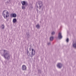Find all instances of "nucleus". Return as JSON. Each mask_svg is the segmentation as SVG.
I'll return each mask as SVG.
<instances>
[{"mask_svg": "<svg viewBox=\"0 0 76 76\" xmlns=\"http://www.w3.org/2000/svg\"><path fill=\"white\" fill-rule=\"evenodd\" d=\"M2 29H4V25H2Z\"/></svg>", "mask_w": 76, "mask_h": 76, "instance_id": "16", "label": "nucleus"}, {"mask_svg": "<svg viewBox=\"0 0 76 76\" xmlns=\"http://www.w3.org/2000/svg\"><path fill=\"white\" fill-rule=\"evenodd\" d=\"M63 66V64H61V63H58L57 65V67L58 69H61L62 68Z\"/></svg>", "mask_w": 76, "mask_h": 76, "instance_id": "2", "label": "nucleus"}, {"mask_svg": "<svg viewBox=\"0 0 76 76\" xmlns=\"http://www.w3.org/2000/svg\"><path fill=\"white\" fill-rule=\"evenodd\" d=\"M69 38H67L66 39V41L67 42H69Z\"/></svg>", "mask_w": 76, "mask_h": 76, "instance_id": "15", "label": "nucleus"}, {"mask_svg": "<svg viewBox=\"0 0 76 76\" xmlns=\"http://www.w3.org/2000/svg\"><path fill=\"white\" fill-rule=\"evenodd\" d=\"M7 55H7V53H6L5 54L4 57L5 58H6V57L7 58H8V57H7Z\"/></svg>", "mask_w": 76, "mask_h": 76, "instance_id": "12", "label": "nucleus"}, {"mask_svg": "<svg viewBox=\"0 0 76 76\" xmlns=\"http://www.w3.org/2000/svg\"><path fill=\"white\" fill-rule=\"evenodd\" d=\"M32 53H31V55L33 56V55H34L35 54V50H34V49H32Z\"/></svg>", "mask_w": 76, "mask_h": 76, "instance_id": "5", "label": "nucleus"}, {"mask_svg": "<svg viewBox=\"0 0 76 76\" xmlns=\"http://www.w3.org/2000/svg\"><path fill=\"white\" fill-rule=\"evenodd\" d=\"M51 35H55V31H53L51 33Z\"/></svg>", "mask_w": 76, "mask_h": 76, "instance_id": "13", "label": "nucleus"}, {"mask_svg": "<svg viewBox=\"0 0 76 76\" xmlns=\"http://www.w3.org/2000/svg\"><path fill=\"white\" fill-rule=\"evenodd\" d=\"M48 45H51V42H49L48 43Z\"/></svg>", "mask_w": 76, "mask_h": 76, "instance_id": "18", "label": "nucleus"}, {"mask_svg": "<svg viewBox=\"0 0 76 76\" xmlns=\"http://www.w3.org/2000/svg\"><path fill=\"white\" fill-rule=\"evenodd\" d=\"M36 27L38 29V28H39V25H37L36 26Z\"/></svg>", "mask_w": 76, "mask_h": 76, "instance_id": "14", "label": "nucleus"}, {"mask_svg": "<svg viewBox=\"0 0 76 76\" xmlns=\"http://www.w3.org/2000/svg\"><path fill=\"white\" fill-rule=\"evenodd\" d=\"M25 8V7H24V6H23L22 7V9H24Z\"/></svg>", "mask_w": 76, "mask_h": 76, "instance_id": "17", "label": "nucleus"}, {"mask_svg": "<svg viewBox=\"0 0 76 76\" xmlns=\"http://www.w3.org/2000/svg\"><path fill=\"white\" fill-rule=\"evenodd\" d=\"M73 47L75 48H76V42L73 44Z\"/></svg>", "mask_w": 76, "mask_h": 76, "instance_id": "9", "label": "nucleus"}, {"mask_svg": "<svg viewBox=\"0 0 76 76\" xmlns=\"http://www.w3.org/2000/svg\"><path fill=\"white\" fill-rule=\"evenodd\" d=\"M38 3L39 4V7L40 9L43 6V3H42V1H39L38 2Z\"/></svg>", "mask_w": 76, "mask_h": 76, "instance_id": "3", "label": "nucleus"}, {"mask_svg": "<svg viewBox=\"0 0 76 76\" xmlns=\"http://www.w3.org/2000/svg\"><path fill=\"white\" fill-rule=\"evenodd\" d=\"M12 16V17H13V18H16V15L15 14H11V16Z\"/></svg>", "mask_w": 76, "mask_h": 76, "instance_id": "7", "label": "nucleus"}, {"mask_svg": "<svg viewBox=\"0 0 76 76\" xmlns=\"http://www.w3.org/2000/svg\"><path fill=\"white\" fill-rule=\"evenodd\" d=\"M22 69L23 70H26V67L25 66L23 65L22 67Z\"/></svg>", "mask_w": 76, "mask_h": 76, "instance_id": "8", "label": "nucleus"}, {"mask_svg": "<svg viewBox=\"0 0 76 76\" xmlns=\"http://www.w3.org/2000/svg\"><path fill=\"white\" fill-rule=\"evenodd\" d=\"M58 38L59 39H61V38H63V36H62L61 33H59L58 34Z\"/></svg>", "mask_w": 76, "mask_h": 76, "instance_id": "4", "label": "nucleus"}, {"mask_svg": "<svg viewBox=\"0 0 76 76\" xmlns=\"http://www.w3.org/2000/svg\"><path fill=\"white\" fill-rule=\"evenodd\" d=\"M21 3L23 6L25 5L26 4V2L25 1H21Z\"/></svg>", "mask_w": 76, "mask_h": 76, "instance_id": "10", "label": "nucleus"}, {"mask_svg": "<svg viewBox=\"0 0 76 76\" xmlns=\"http://www.w3.org/2000/svg\"><path fill=\"white\" fill-rule=\"evenodd\" d=\"M30 50V51H31V50Z\"/></svg>", "mask_w": 76, "mask_h": 76, "instance_id": "20", "label": "nucleus"}, {"mask_svg": "<svg viewBox=\"0 0 76 76\" xmlns=\"http://www.w3.org/2000/svg\"><path fill=\"white\" fill-rule=\"evenodd\" d=\"M17 20H16V18L13 19V23H15L16 22H17Z\"/></svg>", "mask_w": 76, "mask_h": 76, "instance_id": "11", "label": "nucleus"}, {"mask_svg": "<svg viewBox=\"0 0 76 76\" xmlns=\"http://www.w3.org/2000/svg\"><path fill=\"white\" fill-rule=\"evenodd\" d=\"M50 41H53L54 40V37L52 36L50 37Z\"/></svg>", "mask_w": 76, "mask_h": 76, "instance_id": "6", "label": "nucleus"}, {"mask_svg": "<svg viewBox=\"0 0 76 76\" xmlns=\"http://www.w3.org/2000/svg\"><path fill=\"white\" fill-rule=\"evenodd\" d=\"M2 15L4 19H7V18L9 17V12L8 11H4L2 13Z\"/></svg>", "mask_w": 76, "mask_h": 76, "instance_id": "1", "label": "nucleus"}, {"mask_svg": "<svg viewBox=\"0 0 76 76\" xmlns=\"http://www.w3.org/2000/svg\"><path fill=\"white\" fill-rule=\"evenodd\" d=\"M5 51H6V50H4V53H5Z\"/></svg>", "mask_w": 76, "mask_h": 76, "instance_id": "19", "label": "nucleus"}]
</instances>
